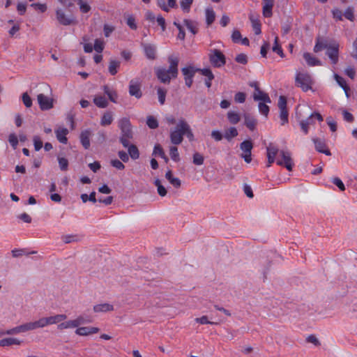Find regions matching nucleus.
Masks as SVG:
<instances>
[{
    "label": "nucleus",
    "mask_w": 357,
    "mask_h": 357,
    "mask_svg": "<svg viewBox=\"0 0 357 357\" xmlns=\"http://www.w3.org/2000/svg\"><path fill=\"white\" fill-rule=\"evenodd\" d=\"M169 68H157L155 70V75L160 82L169 84L172 79H176L178 75L179 59L174 56L168 57Z\"/></svg>",
    "instance_id": "nucleus-1"
},
{
    "label": "nucleus",
    "mask_w": 357,
    "mask_h": 357,
    "mask_svg": "<svg viewBox=\"0 0 357 357\" xmlns=\"http://www.w3.org/2000/svg\"><path fill=\"white\" fill-rule=\"evenodd\" d=\"M119 127L121 130L119 141L124 147H127L129 145L130 139L133 137L131 123L129 119L126 118L121 119L119 121Z\"/></svg>",
    "instance_id": "nucleus-2"
},
{
    "label": "nucleus",
    "mask_w": 357,
    "mask_h": 357,
    "mask_svg": "<svg viewBox=\"0 0 357 357\" xmlns=\"http://www.w3.org/2000/svg\"><path fill=\"white\" fill-rule=\"evenodd\" d=\"M183 124H185V119L181 118L178 120L176 127L170 131L169 138L174 145H178L183 140L184 128H182V126H184Z\"/></svg>",
    "instance_id": "nucleus-3"
},
{
    "label": "nucleus",
    "mask_w": 357,
    "mask_h": 357,
    "mask_svg": "<svg viewBox=\"0 0 357 357\" xmlns=\"http://www.w3.org/2000/svg\"><path fill=\"white\" fill-rule=\"evenodd\" d=\"M296 85L298 87L306 92L312 89V85L313 84L311 76L306 73H298L295 78Z\"/></svg>",
    "instance_id": "nucleus-4"
},
{
    "label": "nucleus",
    "mask_w": 357,
    "mask_h": 357,
    "mask_svg": "<svg viewBox=\"0 0 357 357\" xmlns=\"http://www.w3.org/2000/svg\"><path fill=\"white\" fill-rule=\"evenodd\" d=\"M276 164L286 167L289 171H291L294 166V161L291 158V153L287 150L280 151V155L277 158Z\"/></svg>",
    "instance_id": "nucleus-5"
},
{
    "label": "nucleus",
    "mask_w": 357,
    "mask_h": 357,
    "mask_svg": "<svg viewBox=\"0 0 357 357\" xmlns=\"http://www.w3.org/2000/svg\"><path fill=\"white\" fill-rule=\"evenodd\" d=\"M209 60L213 67L220 68L225 65L226 57L219 50L213 49L209 54Z\"/></svg>",
    "instance_id": "nucleus-6"
},
{
    "label": "nucleus",
    "mask_w": 357,
    "mask_h": 357,
    "mask_svg": "<svg viewBox=\"0 0 357 357\" xmlns=\"http://www.w3.org/2000/svg\"><path fill=\"white\" fill-rule=\"evenodd\" d=\"M278 106L280 109V119L281 125L284 126L289 122V113L287 109V98L284 96H280L278 99Z\"/></svg>",
    "instance_id": "nucleus-7"
},
{
    "label": "nucleus",
    "mask_w": 357,
    "mask_h": 357,
    "mask_svg": "<svg viewBox=\"0 0 357 357\" xmlns=\"http://www.w3.org/2000/svg\"><path fill=\"white\" fill-rule=\"evenodd\" d=\"M314 119H317L319 122H321L324 120L321 114L319 112H314L305 120L300 121L299 124L301 128L305 135L308 133L309 126L314 123Z\"/></svg>",
    "instance_id": "nucleus-8"
},
{
    "label": "nucleus",
    "mask_w": 357,
    "mask_h": 357,
    "mask_svg": "<svg viewBox=\"0 0 357 357\" xmlns=\"http://www.w3.org/2000/svg\"><path fill=\"white\" fill-rule=\"evenodd\" d=\"M326 50V54L331 59V63L337 64L339 58V44L336 42L330 43Z\"/></svg>",
    "instance_id": "nucleus-9"
},
{
    "label": "nucleus",
    "mask_w": 357,
    "mask_h": 357,
    "mask_svg": "<svg viewBox=\"0 0 357 357\" xmlns=\"http://www.w3.org/2000/svg\"><path fill=\"white\" fill-rule=\"evenodd\" d=\"M253 148V144L251 140H245L240 144V149L242 151L241 158L247 163H250L252 160V149Z\"/></svg>",
    "instance_id": "nucleus-10"
},
{
    "label": "nucleus",
    "mask_w": 357,
    "mask_h": 357,
    "mask_svg": "<svg viewBox=\"0 0 357 357\" xmlns=\"http://www.w3.org/2000/svg\"><path fill=\"white\" fill-rule=\"evenodd\" d=\"M184 76L185 85L190 88L193 83V77L197 72H199V68H195L192 66L184 67L181 69Z\"/></svg>",
    "instance_id": "nucleus-11"
},
{
    "label": "nucleus",
    "mask_w": 357,
    "mask_h": 357,
    "mask_svg": "<svg viewBox=\"0 0 357 357\" xmlns=\"http://www.w3.org/2000/svg\"><path fill=\"white\" fill-rule=\"evenodd\" d=\"M37 100L41 110H48L53 107V100L43 93L37 96Z\"/></svg>",
    "instance_id": "nucleus-12"
},
{
    "label": "nucleus",
    "mask_w": 357,
    "mask_h": 357,
    "mask_svg": "<svg viewBox=\"0 0 357 357\" xmlns=\"http://www.w3.org/2000/svg\"><path fill=\"white\" fill-rule=\"evenodd\" d=\"M129 94L139 99L142 96L141 84L138 80L132 79L129 83Z\"/></svg>",
    "instance_id": "nucleus-13"
},
{
    "label": "nucleus",
    "mask_w": 357,
    "mask_h": 357,
    "mask_svg": "<svg viewBox=\"0 0 357 357\" xmlns=\"http://www.w3.org/2000/svg\"><path fill=\"white\" fill-rule=\"evenodd\" d=\"M275 0H262V13L265 17H271L273 15V8Z\"/></svg>",
    "instance_id": "nucleus-14"
},
{
    "label": "nucleus",
    "mask_w": 357,
    "mask_h": 357,
    "mask_svg": "<svg viewBox=\"0 0 357 357\" xmlns=\"http://www.w3.org/2000/svg\"><path fill=\"white\" fill-rule=\"evenodd\" d=\"M56 15L57 20L62 25L68 26L75 23L74 20L67 17L61 9H57Z\"/></svg>",
    "instance_id": "nucleus-15"
},
{
    "label": "nucleus",
    "mask_w": 357,
    "mask_h": 357,
    "mask_svg": "<svg viewBox=\"0 0 357 357\" xmlns=\"http://www.w3.org/2000/svg\"><path fill=\"white\" fill-rule=\"evenodd\" d=\"M144 52L145 53L146 56L151 60H154L155 59L156 54V47L154 45L149 43H143L142 44Z\"/></svg>",
    "instance_id": "nucleus-16"
},
{
    "label": "nucleus",
    "mask_w": 357,
    "mask_h": 357,
    "mask_svg": "<svg viewBox=\"0 0 357 357\" xmlns=\"http://www.w3.org/2000/svg\"><path fill=\"white\" fill-rule=\"evenodd\" d=\"M45 326L51 324H58L67 319V316L64 314H56L49 317H43Z\"/></svg>",
    "instance_id": "nucleus-17"
},
{
    "label": "nucleus",
    "mask_w": 357,
    "mask_h": 357,
    "mask_svg": "<svg viewBox=\"0 0 357 357\" xmlns=\"http://www.w3.org/2000/svg\"><path fill=\"white\" fill-rule=\"evenodd\" d=\"M99 328L97 327H77L75 333L80 336H86L98 333Z\"/></svg>",
    "instance_id": "nucleus-18"
},
{
    "label": "nucleus",
    "mask_w": 357,
    "mask_h": 357,
    "mask_svg": "<svg viewBox=\"0 0 357 357\" xmlns=\"http://www.w3.org/2000/svg\"><path fill=\"white\" fill-rule=\"evenodd\" d=\"M243 117L245 126L251 131L255 130L257 124V120L248 113L244 114Z\"/></svg>",
    "instance_id": "nucleus-19"
},
{
    "label": "nucleus",
    "mask_w": 357,
    "mask_h": 357,
    "mask_svg": "<svg viewBox=\"0 0 357 357\" xmlns=\"http://www.w3.org/2000/svg\"><path fill=\"white\" fill-rule=\"evenodd\" d=\"M313 142L315 146V149L317 151L320 153H323L326 154V155H331V153L328 149H326V144L324 140L319 139V138H314L313 139Z\"/></svg>",
    "instance_id": "nucleus-20"
},
{
    "label": "nucleus",
    "mask_w": 357,
    "mask_h": 357,
    "mask_svg": "<svg viewBox=\"0 0 357 357\" xmlns=\"http://www.w3.org/2000/svg\"><path fill=\"white\" fill-rule=\"evenodd\" d=\"M55 134L58 141L62 144H67L68 139L66 135L68 134V130L66 128H59L55 130Z\"/></svg>",
    "instance_id": "nucleus-21"
},
{
    "label": "nucleus",
    "mask_w": 357,
    "mask_h": 357,
    "mask_svg": "<svg viewBox=\"0 0 357 357\" xmlns=\"http://www.w3.org/2000/svg\"><path fill=\"white\" fill-rule=\"evenodd\" d=\"M91 132L89 130H85L80 134V142L85 149H89L90 147V136Z\"/></svg>",
    "instance_id": "nucleus-22"
},
{
    "label": "nucleus",
    "mask_w": 357,
    "mask_h": 357,
    "mask_svg": "<svg viewBox=\"0 0 357 357\" xmlns=\"http://www.w3.org/2000/svg\"><path fill=\"white\" fill-rule=\"evenodd\" d=\"M253 99L255 100H261L264 102H271L269 96L261 89H257L253 93Z\"/></svg>",
    "instance_id": "nucleus-23"
},
{
    "label": "nucleus",
    "mask_w": 357,
    "mask_h": 357,
    "mask_svg": "<svg viewBox=\"0 0 357 357\" xmlns=\"http://www.w3.org/2000/svg\"><path fill=\"white\" fill-rule=\"evenodd\" d=\"M93 103L99 108H106L108 105V100L102 95H96L93 98Z\"/></svg>",
    "instance_id": "nucleus-24"
},
{
    "label": "nucleus",
    "mask_w": 357,
    "mask_h": 357,
    "mask_svg": "<svg viewBox=\"0 0 357 357\" xmlns=\"http://www.w3.org/2000/svg\"><path fill=\"white\" fill-rule=\"evenodd\" d=\"M199 72L202 75L206 77V79H205V84L208 88H210L211 86V81L214 79V75L212 71L209 68H199Z\"/></svg>",
    "instance_id": "nucleus-25"
},
{
    "label": "nucleus",
    "mask_w": 357,
    "mask_h": 357,
    "mask_svg": "<svg viewBox=\"0 0 357 357\" xmlns=\"http://www.w3.org/2000/svg\"><path fill=\"white\" fill-rule=\"evenodd\" d=\"M303 58L310 66H321V61L316 57L313 56L310 53L305 52L303 54Z\"/></svg>",
    "instance_id": "nucleus-26"
},
{
    "label": "nucleus",
    "mask_w": 357,
    "mask_h": 357,
    "mask_svg": "<svg viewBox=\"0 0 357 357\" xmlns=\"http://www.w3.org/2000/svg\"><path fill=\"white\" fill-rule=\"evenodd\" d=\"M114 310L113 305L109 303L98 304L93 306L95 312H107Z\"/></svg>",
    "instance_id": "nucleus-27"
},
{
    "label": "nucleus",
    "mask_w": 357,
    "mask_h": 357,
    "mask_svg": "<svg viewBox=\"0 0 357 357\" xmlns=\"http://www.w3.org/2000/svg\"><path fill=\"white\" fill-rule=\"evenodd\" d=\"M165 178L174 187L178 188L181 186V183L180 179L178 178L174 177L171 170H168L166 172Z\"/></svg>",
    "instance_id": "nucleus-28"
},
{
    "label": "nucleus",
    "mask_w": 357,
    "mask_h": 357,
    "mask_svg": "<svg viewBox=\"0 0 357 357\" xmlns=\"http://www.w3.org/2000/svg\"><path fill=\"white\" fill-rule=\"evenodd\" d=\"M102 89L105 94L108 96L109 100L112 102H116V98L118 97L116 92L112 89H110L107 85L103 86Z\"/></svg>",
    "instance_id": "nucleus-29"
},
{
    "label": "nucleus",
    "mask_w": 357,
    "mask_h": 357,
    "mask_svg": "<svg viewBox=\"0 0 357 357\" xmlns=\"http://www.w3.org/2000/svg\"><path fill=\"white\" fill-rule=\"evenodd\" d=\"M250 20L252 22V28L256 35L261 33V23L258 18L255 17L252 15L249 16Z\"/></svg>",
    "instance_id": "nucleus-30"
},
{
    "label": "nucleus",
    "mask_w": 357,
    "mask_h": 357,
    "mask_svg": "<svg viewBox=\"0 0 357 357\" xmlns=\"http://www.w3.org/2000/svg\"><path fill=\"white\" fill-rule=\"evenodd\" d=\"M21 344V341L13 337L3 338L0 340V347H8L13 344L19 345Z\"/></svg>",
    "instance_id": "nucleus-31"
},
{
    "label": "nucleus",
    "mask_w": 357,
    "mask_h": 357,
    "mask_svg": "<svg viewBox=\"0 0 357 357\" xmlns=\"http://www.w3.org/2000/svg\"><path fill=\"white\" fill-rule=\"evenodd\" d=\"M126 148H128V155H130L132 160H137L139 158V151L135 145L129 144L128 146Z\"/></svg>",
    "instance_id": "nucleus-32"
},
{
    "label": "nucleus",
    "mask_w": 357,
    "mask_h": 357,
    "mask_svg": "<svg viewBox=\"0 0 357 357\" xmlns=\"http://www.w3.org/2000/svg\"><path fill=\"white\" fill-rule=\"evenodd\" d=\"M113 121V116L111 112H106L103 114L101 120L100 125L106 126L110 125Z\"/></svg>",
    "instance_id": "nucleus-33"
},
{
    "label": "nucleus",
    "mask_w": 357,
    "mask_h": 357,
    "mask_svg": "<svg viewBox=\"0 0 357 357\" xmlns=\"http://www.w3.org/2000/svg\"><path fill=\"white\" fill-rule=\"evenodd\" d=\"M205 14H206V24H207V25H211L215 21V13L214 10H213V8H208L205 10Z\"/></svg>",
    "instance_id": "nucleus-34"
},
{
    "label": "nucleus",
    "mask_w": 357,
    "mask_h": 357,
    "mask_svg": "<svg viewBox=\"0 0 357 357\" xmlns=\"http://www.w3.org/2000/svg\"><path fill=\"white\" fill-rule=\"evenodd\" d=\"M335 78L338 84L344 89L346 96L349 97V87L347 84L345 79L338 75H335Z\"/></svg>",
    "instance_id": "nucleus-35"
},
{
    "label": "nucleus",
    "mask_w": 357,
    "mask_h": 357,
    "mask_svg": "<svg viewBox=\"0 0 357 357\" xmlns=\"http://www.w3.org/2000/svg\"><path fill=\"white\" fill-rule=\"evenodd\" d=\"M59 330H64L67 328H77V323L75 322V320H69L65 322H62L59 324L57 326Z\"/></svg>",
    "instance_id": "nucleus-36"
},
{
    "label": "nucleus",
    "mask_w": 357,
    "mask_h": 357,
    "mask_svg": "<svg viewBox=\"0 0 357 357\" xmlns=\"http://www.w3.org/2000/svg\"><path fill=\"white\" fill-rule=\"evenodd\" d=\"M184 24L186 26L187 29L192 33L196 34L198 31V29L197 26V23L190 20H184Z\"/></svg>",
    "instance_id": "nucleus-37"
},
{
    "label": "nucleus",
    "mask_w": 357,
    "mask_h": 357,
    "mask_svg": "<svg viewBox=\"0 0 357 357\" xmlns=\"http://www.w3.org/2000/svg\"><path fill=\"white\" fill-rule=\"evenodd\" d=\"M120 67V61L116 60H110L109 64V72L112 75H115L118 72V68Z\"/></svg>",
    "instance_id": "nucleus-38"
},
{
    "label": "nucleus",
    "mask_w": 357,
    "mask_h": 357,
    "mask_svg": "<svg viewBox=\"0 0 357 357\" xmlns=\"http://www.w3.org/2000/svg\"><path fill=\"white\" fill-rule=\"evenodd\" d=\"M185 127H183V126H182V128H184L183 131H184V135H185L187 137V138L188 139V140L190 142H192L194 141L195 139V137H194V134L192 131V129L190 128V125L188 123V122L185 120V124H183Z\"/></svg>",
    "instance_id": "nucleus-39"
},
{
    "label": "nucleus",
    "mask_w": 357,
    "mask_h": 357,
    "mask_svg": "<svg viewBox=\"0 0 357 357\" xmlns=\"http://www.w3.org/2000/svg\"><path fill=\"white\" fill-rule=\"evenodd\" d=\"M273 52L277 53L278 55H280L281 57H284V54L283 52V50L281 47V45L279 43V38L278 36H275L274 40V45L272 47Z\"/></svg>",
    "instance_id": "nucleus-40"
},
{
    "label": "nucleus",
    "mask_w": 357,
    "mask_h": 357,
    "mask_svg": "<svg viewBox=\"0 0 357 357\" xmlns=\"http://www.w3.org/2000/svg\"><path fill=\"white\" fill-rule=\"evenodd\" d=\"M329 43H330L328 41H321L319 39H317V43L314 47V52L317 53L324 49H326Z\"/></svg>",
    "instance_id": "nucleus-41"
},
{
    "label": "nucleus",
    "mask_w": 357,
    "mask_h": 357,
    "mask_svg": "<svg viewBox=\"0 0 357 357\" xmlns=\"http://www.w3.org/2000/svg\"><path fill=\"white\" fill-rule=\"evenodd\" d=\"M227 118H228L229 121L231 124H236L241 120L239 114L237 112H232V111H230L227 113Z\"/></svg>",
    "instance_id": "nucleus-42"
},
{
    "label": "nucleus",
    "mask_w": 357,
    "mask_h": 357,
    "mask_svg": "<svg viewBox=\"0 0 357 357\" xmlns=\"http://www.w3.org/2000/svg\"><path fill=\"white\" fill-rule=\"evenodd\" d=\"M154 185L157 187L158 193L161 197H165L167 195L166 188L161 184L160 180L156 178L154 181Z\"/></svg>",
    "instance_id": "nucleus-43"
},
{
    "label": "nucleus",
    "mask_w": 357,
    "mask_h": 357,
    "mask_svg": "<svg viewBox=\"0 0 357 357\" xmlns=\"http://www.w3.org/2000/svg\"><path fill=\"white\" fill-rule=\"evenodd\" d=\"M266 152L267 156H272L276 158V155L278 154L280 155V151L272 143H270L269 145L266 147Z\"/></svg>",
    "instance_id": "nucleus-44"
},
{
    "label": "nucleus",
    "mask_w": 357,
    "mask_h": 357,
    "mask_svg": "<svg viewBox=\"0 0 357 357\" xmlns=\"http://www.w3.org/2000/svg\"><path fill=\"white\" fill-rule=\"evenodd\" d=\"M167 90L162 88V87H158L157 88V93L158 96V101L160 105H164L165 102V98L167 95Z\"/></svg>",
    "instance_id": "nucleus-45"
},
{
    "label": "nucleus",
    "mask_w": 357,
    "mask_h": 357,
    "mask_svg": "<svg viewBox=\"0 0 357 357\" xmlns=\"http://www.w3.org/2000/svg\"><path fill=\"white\" fill-rule=\"evenodd\" d=\"M238 135V131L236 128L231 127L227 130H226L225 133V137L228 141H230L232 138L236 137Z\"/></svg>",
    "instance_id": "nucleus-46"
},
{
    "label": "nucleus",
    "mask_w": 357,
    "mask_h": 357,
    "mask_svg": "<svg viewBox=\"0 0 357 357\" xmlns=\"http://www.w3.org/2000/svg\"><path fill=\"white\" fill-rule=\"evenodd\" d=\"M74 1H77V4L79 6L80 11L83 13H87L91 10V6L83 0H74Z\"/></svg>",
    "instance_id": "nucleus-47"
},
{
    "label": "nucleus",
    "mask_w": 357,
    "mask_h": 357,
    "mask_svg": "<svg viewBox=\"0 0 357 357\" xmlns=\"http://www.w3.org/2000/svg\"><path fill=\"white\" fill-rule=\"evenodd\" d=\"M169 155L171 158L175 161L178 162L180 160L179 153L178 151V149L176 146H172L169 148Z\"/></svg>",
    "instance_id": "nucleus-48"
},
{
    "label": "nucleus",
    "mask_w": 357,
    "mask_h": 357,
    "mask_svg": "<svg viewBox=\"0 0 357 357\" xmlns=\"http://www.w3.org/2000/svg\"><path fill=\"white\" fill-rule=\"evenodd\" d=\"M146 124L151 129H155L158 127V122L153 116H149L147 117Z\"/></svg>",
    "instance_id": "nucleus-49"
},
{
    "label": "nucleus",
    "mask_w": 357,
    "mask_h": 357,
    "mask_svg": "<svg viewBox=\"0 0 357 357\" xmlns=\"http://www.w3.org/2000/svg\"><path fill=\"white\" fill-rule=\"evenodd\" d=\"M0 333H1V337L4 335H15L18 333H22L20 326H16L11 329L7 330L6 331L0 330Z\"/></svg>",
    "instance_id": "nucleus-50"
},
{
    "label": "nucleus",
    "mask_w": 357,
    "mask_h": 357,
    "mask_svg": "<svg viewBox=\"0 0 357 357\" xmlns=\"http://www.w3.org/2000/svg\"><path fill=\"white\" fill-rule=\"evenodd\" d=\"M32 331L45 327L43 317L35 321H31Z\"/></svg>",
    "instance_id": "nucleus-51"
},
{
    "label": "nucleus",
    "mask_w": 357,
    "mask_h": 357,
    "mask_svg": "<svg viewBox=\"0 0 357 357\" xmlns=\"http://www.w3.org/2000/svg\"><path fill=\"white\" fill-rule=\"evenodd\" d=\"M105 47V43L102 40L96 39L93 48L98 53H101Z\"/></svg>",
    "instance_id": "nucleus-52"
},
{
    "label": "nucleus",
    "mask_w": 357,
    "mask_h": 357,
    "mask_svg": "<svg viewBox=\"0 0 357 357\" xmlns=\"http://www.w3.org/2000/svg\"><path fill=\"white\" fill-rule=\"evenodd\" d=\"M267 102H259V105H258V107H259V112L264 115L265 116H267L268 113H269V107L266 105Z\"/></svg>",
    "instance_id": "nucleus-53"
},
{
    "label": "nucleus",
    "mask_w": 357,
    "mask_h": 357,
    "mask_svg": "<svg viewBox=\"0 0 357 357\" xmlns=\"http://www.w3.org/2000/svg\"><path fill=\"white\" fill-rule=\"evenodd\" d=\"M59 167L61 171H66L68 167V160L62 157H58Z\"/></svg>",
    "instance_id": "nucleus-54"
},
{
    "label": "nucleus",
    "mask_w": 357,
    "mask_h": 357,
    "mask_svg": "<svg viewBox=\"0 0 357 357\" xmlns=\"http://www.w3.org/2000/svg\"><path fill=\"white\" fill-rule=\"evenodd\" d=\"M204 158L199 153H195L193 155V163L196 165H203Z\"/></svg>",
    "instance_id": "nucleus-55"
},
{
    "label": "nucleus",
    "mask_w": 357,
    "mask_h": 357,
    "mask_svg": "<svg viewBox=\"0 0 357 357\" xmlns=\"http://www.w3.org/2000/svg\"><path fill=\"white\" fill-rule=\"evenodd\" d=\"M354 10L352 7H348L344 13V16L347 20L353 22L354 20Z\"/></svg>",
    "instance_id": "nucleus-56"
},
{
    "label": "nucleus",
    "mask_w": 357,
    "mask_h": 357,
    "mask_svg": "<svg viewBox=\"0 0 357 357\" xmlns=\"http://www.w3.org/2000/svg\"><path fill=\"white\" fill-rule=\"evenodd\" d=\"M235 61L237 63L243 64V65L247 64L248 61L247 55L243 53H241V54H238V55H236V56L235 58Z\"/></svg>",
    "instance_id": "nucleus-57"
},
{
    "label": "nucleus",
    "mask_w": 357,
    "mask_h": 357,
    "mask_svg": "<svg viewBox=\"0 0 357 357\" xmlns=\"http://www.w3.org/2000/svg\"><path fill=\"white\" fill-rule=\"evenodd\" d=\"M153 155H159L161 158L165 157V152L160 144H155L153 149Z\"/></svg>",
    "instance_id": "nucleus-58"
},
{
    "label": "nucleus",
    "mask_w": 357,
    "mask_h": 357,
    "mask_svg": "<svg viewBox=\"0 0 357 357\" xmlns=\"http://www.w3.org/2000/svg\"><path fill=\"white\" fill-rule=\"evenodd\" d=\"M193 0H182L181 1V7L185 12H189L190 6L192 5Z\"/></svg>",
    "instance_id": "nucleus-59"
},
{
    "label": "nucleus",
    "mask_w": 357,
    "mask_h": 357,
    "mask_svg": "<svg viewBox=\"0 0 357 357\" xmlns=\"http://www.w3.org/2000/svg\"><path fill=\"white\" fill-rule=\"evenodd\" d=\"M155 21L158 23V26H160L161 30L162 31H165L166 30V22L165 18L161 15H158L156 17Z\"/></svg>",
    "instance_id": "nucleus-60"
},
{
    "label": "nucleus",
    "mask_w": 357,
    "mask_h": 357,
    "mask_svg": "<svg viewBox=\"0 0 357 357\" xmlns=\"http://www.w3.org/2000/svg\"><path fill=\"white\" fill-rule=\"evenodd\" d=\"M110 163L112 167H115L116 169H117L119 170H123L125 169V165L119 160H117V159L112 160Z\"/></svg>",
    "instance_id": "nucleus-61"
},
{
    "label": "nucleus",
    "mask_w": 357,
    "mask_h": 357,
    "mask_svg": "<svg viewBox=\"0 0 357 357\" xmlns=\"http://www.w3.org/2000/svg\"><path fill=\"white\" fill-rule=\"evenodd\" d=\"M332 183L335 185L341 191L345 190V186L343 182L338 177H335L332 180Z\"/></svg>",
    "instance_id": "nucleus-62"
},
{
    "label": "nucleus",
    "mask_w": 357,
    "mask_h": 357,
    "mask_svg": "<svg viewBox=\"0 0 357 357\" xmlns=\"http://www.w3.org/2000/svg\"><path fill=\"white\" fill-rule=\"evenodd\" d=\"M8 141H9V143L10 144V145L13 146V148L14 149H15L18 144V139H17V137L15 135V134H14V133L10 134V135L8 137Z\"/></svg>",
    "instance_id": "nucleus-63"
},
{
    "label": "nucleus",
    "mask_w": 357,
    "mask_h": 357,
    "mask_svg": "<svg viewBox=\"0 0 357 357\" xmlns=\"http://www.w3.org/2000/svg\"><path fill=\"white\" fill-rule=\"evenodd\" d=\"M22 101H23V103L24 104V105L26 107H31V105H32V100L31 98H30V96L28 95L27 93H24L22 94Z\"/></svg>",
    "instance_id": "nucleus-64"
}]
</instances>
